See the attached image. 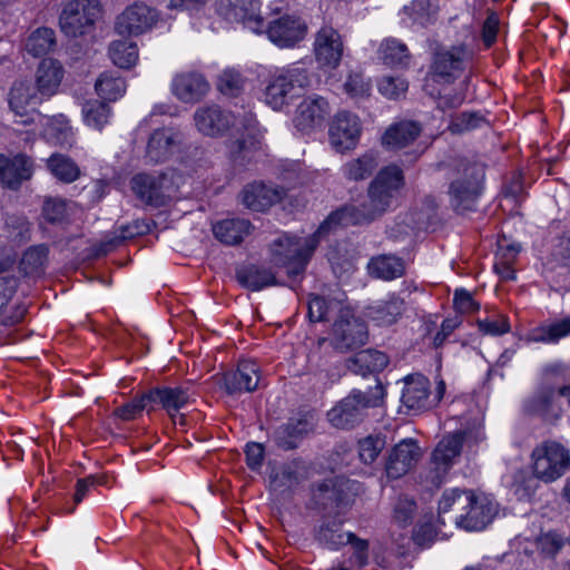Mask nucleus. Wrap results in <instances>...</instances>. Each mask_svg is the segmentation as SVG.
Returning a JSON list of instances; mask_svg holds the SVG:
<instances>
[{
    "label": "nucleus",
    "mask_w": 570,
    "mask_h": 570,
    "mask_svg": "<svg viewBox=\"0 0 570 570\" xmlns=\"http://www.w3.org/2000/svg\"><path fill=\"white\" fill-rule=\"evenodd\" d=\"M404 185L403 171L395 165L382 168L368 186V200L361 205L344 206L330 215L335 225L350 226L368 223L384 214Z\"/></svg>",
    "instance_id": "1"
},
{
    "label": "nucleus",
    "mask_w": 570,
    "mask_h": 570,
    "mask_svg": "<svg viewBox=\"0 0 570 570\" xmlns=\"http://www.w3.org/2000/svg\"><path fill=\"white\" fill-rule=\"evenodd\" d=\"M449 203L456 214L476 210L482 194L484 166L466 158H455L446 164Z\"/></svg>",
    "instance_id": "2"
},
{
    "label": "nucleus",
    "mask_w": 570,
    "mask_h": 570,
    "mask_svg": "<svg viewBox=\"0 0 570 570\" xmlns=\"http://www.w3.org/2000/svg\"><path fill=\"white\" fill-rule=\"evenodd\" d=\"M335 222H330V216L318 229L307 237L289 236L287 234L275 239L271 245L272 261L277 266L287 268L289 276L302 274L313 256L321 236L326 234Z\"/></svg>",
    "instance_id": "3"
},
{
    "label": "nucleus",
    "mask_w": 570,
    "mask_h": 570,
    "mask_svg": "<svg viewBox=\"0 0 570 570\" xmlns=\"http://www.w3.org/2000/svg\"><path fill=\"white\" fill-rule=\"evenodd\" d=\"M483 439L484 433L480 423H474L468 429L458 430L443 436L432 452L426 480L432 485L440 487L445 474L453 465L454 459L460 455L463 443L471 446L478 444Z\"/></svg>",
    "instance_id": "4"
},
{
    "label": "nucleus",
    "mask_w": 570,
    "mask_h": 570,
    "mask_svg": "<svg viewBox=\"0 0 570 570\" xmlns=\"http://www.w3.org/2000/svg\"><path fill=\"white\" fill-rule=\"evenodd\" d=\"M384 395L380 382L366 392L354 390L327 412L328 421L337 429H353L364 421L368 409L382 405Z\"/></svg>",
    "instance_id": "5"
},
{
    "label": "nucleus",
    "mask_w": 570,
    "mask_h": 570,
    "mask_svg": "<svg viewBox=\"0 0 570 570\" xmlns=\"http://www.w3.org/2000/svg\"><path fill=\"white\" fill-rule=\"evenodd\" d=\"M311 86L308 70L294 63L275 72L264 91L265 102L274 110H281L291 100L299 97Z\"/></svg>",
    "instance_id": "6"
},
{
    "label": "nucleus",
    "mask_w": 570,
    "mask_h": 570,
    "mask_svg": "<svg viewBox=\"0 0 570 570\" xmlns=\"http://www.w3.org/2000/svg\"><path fill=\"white\" fill-rule=\"evenodd\" d=\"M535 478L549 483L561 478L570 465L569 450L557 441L538 444L531 454Z\"/></svg>",
    "instance_id": "7"
},
{
    "label": "nucleus",
    "mask_w": 570,
    "mask_h": 570,
    "mask_svg": "<svg viewBox=\"0 0 570 570\" xmlns=\"http://www.w3.org/2000/svg\"><path fill=\"white\" fill-rule=\"evenodd\" d=\"M99 13L97 0H73L60 14V28L68 37L82 36L94 26Z\"/></svg>",
    "instance_id": "8"
},
{
    "label": "nucleus",
    "mask_w": 570,
    "mask_h": 570,
    "mask_svg": "<svg viewBox=\"0 0 570 570\" xmlns=\"http://www.w3.org/2000/svg\"><path fill=\"white\" fill-rule=\"evenodd\" d=\"M130 187L139 200L155 207L164 206L175 191L167 174H137L131 178Z\"/></svg>",
    "instance_id": "9"
},
{
    "label": "nucleus",
    "mask_w": 570,
    "mask_h": 570,
    "mask_svg": "<svg viewBox=\"0 0 570 570\" xmlns=\"http://www.w3.org/2000/svg\"><path fill=\"white\" fill-rule=\"evenodd\" d=\"M367 326L355 317L348 307L341 309L333 325V345L341 352L364 345L367 341Z\"/></svg>",
    "instance_id": "10"
},
{
    "label": "nucleus",
    "mask_w": 570,
    "mask_h": 570,
    "mask_svg": "<svg viewBox=\"0 0 570 570\" xmlns=\"http://www.w3.org/2000/svg\"><path fill=\"white\" fill-rule=\"evenodd\" d=\"M158 18V12L155 9L136 2L117 17L115 29L121 36H139L151 30Z\"/></svg>",
    "instance_id": "11"
},
{
    "label": "nucleus",
    "mask_w": 570,
    "mask_h": 570,
    "mask_svg": "<svg viewBox=\"0 0 570 570\" xmlns=\"http://www.w3.org/2000/svg\"><path fill=\"white\" fill-rule=\"evenodd\" d=\"M354 487L355 482L346 479H327L313 490V499L323 509H342L352 502Z\"/></svg>",
    "instance_id": "12"
},
{
    "label": "nucleus",
    "mask_w": 570,
    "mask_h": 570,
    "mask_svg": "<svg viewBox=\"0 0 570 570\" xmlns=\"http://www.w3.org/2000/svg\"><path fill=\"white\" fill-rule=\"evenodd\" d=\"M217 10L225 19L242 22L255 32L265 28L261 0H218Z\"/></svg>",
    "instance_id": "13"
},
{
    "label": "nucleus",
    "mask_w": 570,
    "mask_h": 570,
    "mask_svg": "<svg viewBox=\"0 0 570 570\" xmlns=\"http://www.w3.org/2000/svg\"><path fill=\"white\" fill-rule=\"evenodd\" d=\"M470 57L471 52L465 45L439 49L434 52L431 71L439 80L452 82L462 72L464 62Z\"/></svg>",
    "instance_id": "14"
},
{
    "label": "nucleus",
    "mask_w": 570,
    "mask_h": 570,
    "mask_svg": "<svg viewBox=\"0 0 570 570\" xmlns=\"http://www.w3.org/2000/svg\"><path fill=\"white\" fill-rule=\"evenodd\" d=\"M498 513V504L485 494L472 493V502L462 514L454 518V523L466 531L483 530Z\"/></svg>",
    "instance_id": "15"
},
{
    "label": "nucleus",
    "mask_w": 570,
    "mask_h": 570,
    "mask_svg": "<svg viewBox=\"0 0 570 570\" xmlns=\"http://www.w3.org/2000/svg\"><path fill=\"white\" fill-rule=\"evenodd\" d=\"M422 456L421 448L413 439H404L390 451L385 471L389 478L399 479L409 473Z\"/></svg>",
    "instance_id": "16"
},
{
    "label": "nucleus",
    "mask_w": 570,
    "mask_h": 570,
    "mask_svg": "<svg viewBox=\"0 0 570 570\" xmlns=\"http://www.w3.org/2000/svg\"><path fill=\"white\" fill-rule=\"evenodd\" d=\"M330 141L340 153L351 150L357 145L361 135V122L357 116L338 112L330 125Z\"/></svg>",
    "instance_id": "17"
},
{
    "label": "nucleus",
    "mask_w": 570,
    "mask_h": 570,
    "mask_svg": "<svg viewBox=\"0 0 570 570\" xmlns=\"http://www.w3.org/2000/svg\"><path fill=\"white\" fill-rule=\"evenodd\" d=\"M344 46L340 32L331 26H323L315 35L314 53L322 67L335 69L343 57Z\"/></svg>",
    "instance_id": "18"
},
{
    "label": "nucleus",
    "mask_w": 570,
    "mask_h": 570,
    "mask_svg": "<svg viewBox=\"0 0 570 570\" xmlns=\"http://www.w3.org/2000/svg\"><path fill=\"white\" fill-rule=\"evenodd\" d=\"M197 130L209 137L223 136L234 124V116L216 104L205 105L194 112Z\"/></svg>",
    "instance_id": "19"
},
{
    "label": "nucleus",
    "mask_w": 570,
    "mask_h": 570,
    "mask_svg": "<svg viewBox=\"0 0 570 570\" xmlns=\"http://www.w3.org/2000/svg\"><path fill=\"white\" fill-rule=\"evenodd\" d=\"M306 31L307 26L301 18L288 14L271 21L266 30L269 40L281 48L295 46Z\"/></svg>",
    "instance_id": "20"
},
{
    "label": "nucleus",
    "mask_w": 570,
    "mask_h": 570,
    "mask_svg": "<svg viewBox=\"0 0 570 570\" xmlns=\"http://www.w3.org/2000/svg\"><path fill=\"white\" fill-rule=\"evenodd\" d=\"M524 412L541 417L547 422H554L562 415V407L558 402V391L551 385H541L523 403Z\"/></svg>",
    "instance_id": "21"
},
{
    "label": "nucleus",
    "mask_w": 570,
    "mask_h": 570,
    "mask_svg": "<svg viewBox=\"0 0 570 570\" xmlns=\"http://www.w3.org/2000/svg\"><path fill=\"white\" fill-rule=\"evenodd\" d=\"M328 115L330 106L323 97H307L297 106L293 121L297 130L309 134L322 127Z\"/></svg>",
    "instance_id": "22"
},
{
    "label": "nucleus",
    "mask_w": 570,
    "mask_h": 570,
    "mask_svg": "<svg viewBox=\"0 0 570 570\" xmlns=\"http://www.w3.org/2000/svg\"><path fill=\"white\" fill-rule=\"evenodd\" d=\"M258 365L254 361H240L236 370L223 374V387L229 395L250 393L258 386Z\"/></svg>",
    "instance_id": "23"
},
{
    "label": "nucleus",
    "mask_w": 570,
    "mask_h": 570,
    "mask_svg": "<svg viewBox=\"0 0 570 570\" xmlns=\"http://www.w3.org/2000/svg\"><path fill=\"white\" fill-rule=\"evenodd\" d=\"M209 82L206 78L195 71H183L173 78L171 92L184 104H196L209 91Z\"/></svg>",
    "instance_id": "24"
},
{
    "label": "nucleus",
    "mask_w": 570,
    "mask_h": 570,
    "mask_svg": "<svg viewBox=\"0 0 570 570\" xmlns=\"http://www.w3.org/2000/svg\"><path fill=\"white\" fill-rule=\"evenodd\" d=\"M284 188L264 183L248 184L242 190L243 205L254 212H264L285 196Z\"/></svg>",
    "instance_id": "25"
},
{
    "label": "nucleus",
    "mask_w": 570,
    "mask_h": 570,
    "mask_svg": "<svg viewBox=\"0 0 570 570\" xmlns=\"http://www.w3.org/2000/svg\"><path fill=\"white\" fill-rule=\"evenodd\" d=\"M307 479L308 468L306 463L301 460H293L271 474L269 484L274 492L278 494H289Z\"/></svg>",
    "instance_id": "26"
},
{
    "label": "nucleus",
    "mask_w": 570,
    "mask_h": 570,
    "mask_svg": "<svg viewBox=\"0 0 570 570\" xmlns=\"http://www.w3.org/2000/svg\"><path fill=\"white\" fill-rule=\"evenodd\" d=\"M33 174L32 160L22 154L9 159L0 155V184L10 189H17L23 180Z\"/></svg>",
    "instance_id": "27"
},
{
    "label": "nucleus",
    "mask_w": 570,
    "mask_h": 570,
    "mask_svg": "<svg viewBox=\"0 0 570 570\" xmlns=\"http://www.w3.org/2000/svg\"><path fill=\"white\" fill-rule=\"evenodd\" d=\"M194 393L184 386H163L147 391V397L151 400V404H159L174 420L175 416L189 402L193 401Z\"/></svg>",
    "instance_id": "28"
},
{
    "label": "nucleus",
    "mask_w": 570,
    "mask_h": 570,
    "mask_svg": "<svg viewBox=\"0 0 570 570\" xmlns=\"http://www.w3.org/2000/svg\"><path fill=\"white\" fill-rule=\"evenodd\" d=\"M45 98L40 96L37 90L30 83L16 82L9 94V106L11 110L19 117H21L22 124L32 122L33 119L29 116V108L33 109Z\"/></svg>",
    "instance_id": "29"
},
{
    "label": "nucleus",
    "mask_w": 570,
    "mask_h": 570,
    "mask_svg": "<svg viewBox=\"0 0 570 570\" xmlns=\"http://www.w3.org/2000/svg\"><path fill=\"white\" fill-rule=\"evenodd\" d=\"M402 403L412 411H423L432 406L430 400V381L420 374L405 379L402 392Z\"/></svg>",
    "instance_id": "30"
},
{
    "label": "nucleus",
    "mask_w": 570,
    "mask_h": 570,
    "mask_svg": "<svg viewBox=\"0 0 570 570\" xmlns=\"http://www.w3.org/2000/svg\"><path fill=\"white\" fill-rule=\"evenodd\" d=\"M181 142V135L171 128L153 132L147 145V157L154 163L169 158Z\"/></svg>",
    "instance_id": "31"
},
{
    "label": "nucleus",
    "mask_w": 570,
    "mask_h": 570,
    "mask_svg": "<svg viewBox=\"0 0 570 570\" xmlns=\"http://www.w3.org/2000/svg\"><path fill=\"white\" fill-rule=\"evenodd\" d=\"M63 67L55 59H43L36 73V87L41 97L49 98L57 94L63 78Z\"/></svg>",
    "instance_id": "32"
},
{
    "label": "nucleus",
    "mask_w": 570,
    "mask_h": 570,
    "mask_svg": "<svg viewBox=\"0 0 570 570\" xmlns=\"http://www.w3.org/2000/svg\"><path fill=\"white\" fill-rule=\"evenodd\" d=\"M255 119L253 116L246 117V135L236 139L229 147V154L234 163L245 165L250 161L255 153L261 147V141L255 132Z\"/></svg>",
    "instance_id": "33"
},
{
    "label": "nucleus",
    "mask_w": 570,
    "mask_h": 570,
    "mask_svg": "<svg viewBox=\"0 0 570 570\" xmlns=\"http://www.w3.org/2000/svg\"><path fill=\"white\" fill-rule=\"evenodd\" d=\"M236 279L244 288L253 292L276 283V277L271 269L253 264L238 267Z\"/></svg>",
    "instance_id": "34"
},
{
    "label": "nucleus",
    "mask_w": 570,
    "mask_h": 570,
    "mask_svg": "<svg viewBox=\"0 0 570 570\" xmlns=\"http://www.w3.org/2000/svg\"><path fill=\"white\" fill-rule=\"evenodd\" d=\"M420 132L421 128L416 122L400 121L386 129L382 144L390 149H401L413 142Z\"/></svg>",
    "instance_id": "35"
},
{
    "label": "nucleus",
    "mask_w": 570,
    "mask_h": 570,
    "mask_svg": "<svg viewBox=\"0 0 570 570\" xmlns=\"http://www.w3.org/2000/svg\"><path fill=\"white\" fill-rule=\"evenodd\" d=\"M252 224L247 219L227 218L213 226L215 237L226 245H237L250 233Z\"/></svg>",
    "instance_id": "36"
},
{
    "label": "nucleus",
    "mask_w": 570,
    "mask_h": 570,
    "mask_svg": "<svg viewBox=\"0 0 570 570\" xmlns=\"http://www.w3.org/2000/svg\"><path fill=\"white\" fill-rule=\"evenodd\" d=\"M389 364V357L376 350H363L357 352L348 363L352 372L361 375L383 371Z\"/></svg>",
    "instance_id": "37"
},
{
    "label": "nucleus",
    "mask_w": 570,
    "mask_h": 570,
    "mask_svg": "<svg viewBox=\"0 0 570 570\" xmlns=\"http://www.w3.org/2000/svg\"><path fill=\"white\" fill-rule=\"evenodd\" d=\"M343 522L338 519H324L315 531V540L324 548L338 550L347 543L350 532L342 530Z\"/></svg>",
    "instance_id": "38"
},
{
    "label": "nucleus",
    "mask_w": 570,
    "mask_h": 570,
    "mask_svg": "<svg viewBox=\"0 0 570 570\" xmlns=\"http://www.w3.org/2000/svg\"><path fill=\"white\" fill-rule=\"evenodd\" d=\"M472 491L452 489L445 491L439 502V518L438 522L441 524H445V519L443 514L448 512L453 513V519L459 514H462L469 508L470 502H472Z\"/></svg>",
    "instance_id": "39"
},
{
    "label": "nucleus",
    "mask_w": 570,
    "mask_h": 570,
    "mask_svg": "<svg viewBox=\"0 0 570 570\" xmlns=\"http://www.w3.org/2000/svg\"><path fill=\"white\" fill-rule=\"evenodd\" d=\"M371 276L391 281L404 274V262L394 255H379L372 257L367 264Z\"/></svg>",
    "instance_id": "40"
},
{
    "label": "nucleus",
    "mask_w": 570,
    "mask_h": 570,
    "mask_svg": "<svg viewBox=\"0 0 570 570\" xmlns=\"http://www.w3.org/2000/svg\"><path fill=\"white\" fill-rule=\"evenodd\" d=\"M404 311V301L393 295L387 301L371 306L368 308V316L380 325H392L396 323Z\"/></svg>",
    "instance_id": "41"
},
{
    "label": "nucleus",
    "mask_w": 570,
    "mask_h": 570,
    "mask_svg": "<svg viewBox=\"0 0 570 570\" xmlns=\"http://www.w3.org/2000/svg\"><path fill=\"white\" fill-rule=\"evenodd\" d=\"M95 89L102 99L116 101L125 94L126 82L118 71H106L96 80Z\"/></svg>",
    "instance_id": "42"
},
{
    "label": "nucleus",
    "mask_w": 570,
    "mask_h": 570,
    "mask_svg": "<svg viewBox=\"0 0 570 570\" xmlns=\"http://www.w3.org/2000/svg\"><path fill=\"white\" fill-rule=\"evenodd\" d=\"M48 170L60 181L70 184L80 176L77 164L68 156L53 154L47 159Z\"/></svg>",
    "instance_id": "43"
},
{
    "label": "nucleus",
    "mask_w": 570,
    "mask_h": 570,
    "mask_svg": "<svg viewBox=\"0 0 570 570\" xmlns=\"http://www.w3.org/2000/svg\"><path fill=\"white\" fill-rule=\"evenodd\" d=\"M379 166L376 156L373 153H366L356 159L346 163L342 170L348 180H364L368 178Z\"/></svg>",
    "instance_id": "44"
},
{
    "label": "nucleus",
    "mask_w": 570,
    "mask_h": 570,
    "mask_svg": "<svg viewBox=\"0 0 570 570\" xmlns=\"http://www.w3.org/2000/svg\"><path fill=\"white\" fill-rule=\"evenodd\" d=\"M56 47V33L51 28L41 27L36 29L27 38L24 48L33 57L49 53Z\"/></svg>",
    "instance_id": "45"
},
{
    "label": "nucleus",
    "mask_w": 570,
    "mask_h": 570,
    "mask_svg": "<svg viewBox=\"0 0 570 570\" xmlns=\"http://www.w3.org/2000/svg\"><path fill=\"white\" fill-rule=\"evenodd\" d=\"M48 253V247L42 244L28 248L20 261L21 272L27 276H40L45 272Z\"/></svg>",
    "instance_id": "46"
},
{
    "label": "nucleus",
    "mask_w": 570,
    "mask_h": 570,
    "mask_svg": "<svg viewBox=\"0 0 570 570\" xmlns=\"http://www.w3.org/2000/svg\"><path fill=\"white\" fill-rule=\"evenodd\" d=\"M379 52L384 63L389 66L405 67L411 58L406 45L394 38L382 41Z\"/></svg>",
    "instance_id": "47"
},
{
    "label": "nucleus",
    "mask_w": 570,
    "mask_h": 570,
    "mask_svg": "<svg viewBox=\"0 0 570 570\" xmlns=\"http://www.w3.org/2000/svg\"><path fill=\"white\" fill-rule=\"evenodd\" d=\"M109 56L116 66L128 69L138 60V47L132 41L116 40L109 46Z\"/></svg>",
    "instance_id": "48"
},
{
    "label": "nucleus",
    "mask_w": 570,
    "mask_h": 570,
    "mask_svg": "<svg viewBox=\"0 0 570 570\" xmlns=\"http://www.w3.org/2000/svg\"><path fill=\"white\" fill-rule=\"evenodd\" d=\"M4 237L16 246L30 239V224L22 215H9L3 226Z\"/></svg>",
    "instance_id": "49"
},
{
    "label": "nucleus",
    "mask_w": 570,
    "mask_h": 570,
    "mask_svg": "<svg viewBox=\"0 0 570 570\" xmlns=\"http://www.w3.org/2000/svg\"><path fill=\"white\" fill-rule=\"evenodd\" d=\"M85 122L94 129L101 130L108 124L111 109L108 104L100 100L87 101L82 107Z\"/></svg>",
    "instance_id": "50"
},
{
    "label": "nucleus",
    "mask_w": 570,
    "mask_h": 570,
    "mask_svg": "<svg viewBox=\"0 0 570 570\" xmlns=\"http://www.w3.org/2000/svg\"><path fill=\"white\" fill-rule=\"evenodd\" d=\"M345 307L340 301L313 296L308 302V317L312 322H323L330 318L331 313L337 312L340 315Z\"/></svg>",
    "instance_id": "51"
},
{
    "label": "nucleus",
    "mask_w": 570,
    "mask_h": 570,
    "mask_svg": "<svg viewBox=\"0 0 570 570\" xmlns=\"http://www.w3.org/2000/svg\"><path fill=\"white\" fill-rule=\"evenodd\" d=\"M568 335H570V317L534 330L532 340L541 343H557Z\"/></svg>",
    "instance_id": "52"
},
{
    "label": "nucleus",
    "mask_w": 570,
    "mask_h": 570,
    "mask_svg": "<svg viewBox=\"0 0 570 570\" xmlns=\"http://www.w3.org/2000/svg\"><path fill=\"white\" fill-rule=\"evenodd\" d=\"M386 445L384 435H368L357 443L360 460L365 464L373 463Z\"/></svg>",
    "instance_id": "53"
},
{
    "label": "nucleus",
    "mask_w": 570,
    "mask_h": 570,
    "mask_svg": "<svg viewBox=\"0 0 570 570\" xmlns=\"http://www.w3.org/2000/svg\"><path fill=\"white\" fill-rule=\"evenodd\" d=\"M563 546V537L554 531L542 533L535 539L537 550L546 558H553Z\"/></svg>",
    "instance_id": "54"
},
{
    "label": "nucleus",
    "mask_w": 570,
    "mask_h": 570,
    "mask_svg": "<svg viewBox=\"0 0 570 570\" xmlns=\"http://www.w3.org/2000/svg\"><path fill=\"white\" fill-rule=\"evenodd\" d=\"M153 409L151 400L147 397V392L131 402L124 404L115 411V414L124 421L136 419L144 410Z\"/></svg>",
    "instance_id": "55"
},
{
    "label": "nucleus",
    "mask_w": 570,
    "mask_h": 570,
    "mask_svg": "<svg viewBox=\"0 0 570 570\" xmlns=\"http://www.w3.org/2000/svg\"><path fill=\"white\" fill-rule=\"evenodd\" d=\"M409 88L405 79L400 77L386 76L379 82L380 92L389 99H399L403 97Z\"/></svg>",
    "instance_id": "56"
},
{
    "label": "nucleus",
    "mask_w": 570,
    "mask_h": 570,
    "mask_svg": "<svg viewBox=\"0 0 570 570\" xmlns=\"http://www.w3.org/2000/svg\"><path fill=\"white\" fill-rule=\"evenodd\" d=\"M150 230V226L146 220H135L128 225L121 226L117 235L107 242L110 246H117L126 239L134 238L139 235L147 234Z\"/></svg>",
    "instance_id": "57"
},
{
    "label": "nucleus",
    "mask_w": 570,
    "mask_h": 570,
    "mask_svg": "<svg viewBox=\"0 0 570 570\" xmlns=\"http://www.w3.org/2000/svg\"><path fill=\"white\" fill-rule=\"evenodd\" d=\"M243 77L235 70H225L218 78V89L227 96H237L243 90Z\"/></svg>",
    "instance_id": "58"
},
{
    "label": "nucleus",
    "mask_w": 570,
    "mask_h": 570,
    "mask_svg": "<svg viewBox=\"0 0 570 570\" xmlns=\"http://www.w3.org/2000/svg\"><path fill=\"white\" fill-rule=\"evenodd\" d=\"M344 88L352 98L360 99L370 96L371 83L364 79L363 75L351 73L344 83Z\"/></svg>",
    "instance_id": "59"
},
{
    "label": "nucleus",
    "mask_w": 570,
    "mask_h": 570,
    "mask_svg": "<svg viewBox=\"0 0 570 570\" xmlns=\"http://www.w3.org/2000/svg\"><path fill=\"white\" fill-rule=\"evenodd\" d=\"M485 122L484 117L478 111H464L452 121L455 131H466L479 128Z\"/></svg>",
    "instance_id": "60"
},
{
    "label": "nucleus",
    "mask_w": 570,
    "mask_h": 570,
    "mask_svg": "<svg viewBox=\"0 0 570 570\" xmlns=\"http://www.w3.org/2000/svg\"><path fill=\"white\" fill-rule=\"evenodd\" d=\"M500 27V19L497 12L488 11L487 19L483 21L481 39L485 48H490L497 41Z\"/></svg>",
    "instance_id": "61"
},
{
    "label": "nucleus",
    "mask_w": 570,
    "mask_h": 570,
    "mask_svg": "<svg viewBox=\"0 0 570 570\" xmlns=\"http://www.w3.org/2000/svg\"><path fill=\"white\" fill-rule=\"evenodd\" d=\"M347 543H351L354 550L352 557L350 558L351 564L356 566L358 568L364 567L368 560L367 541L358 539L354 533H348Z\"/></svg>",
    "instance_id": "62"
},
{
    "label": "nucleus",
    "mask_w": 570,
    "mask_h": 570,
    "mask_svg": "<svg viewBox=\"0 0 570 570\" xmlns=\"http://www.w3.org/2000/svg\"><path fill=\"white\" fill-rule=\"evenodd\" d=\"M416 504L407 497H400L394 507V519L402 525L413 520Z\"/></svg>",
    "instance_id": "63"
},
{
    "label": "nucleus",
    "mask_w": 570,
    "mask_h": 570,
    "mask_svg": "<svg viewBox=\"0 0 570 570\" xmlns=\"http://www.w3.org/2000/svg\"><path fill=\"white\" fill-rule=\"evenodd\" d=\"M67 215V203L60 198H50L45 202L43 216L50 223L62 222Z\"/></svg>",
    "instance_id": "64"
}]
</instances>
